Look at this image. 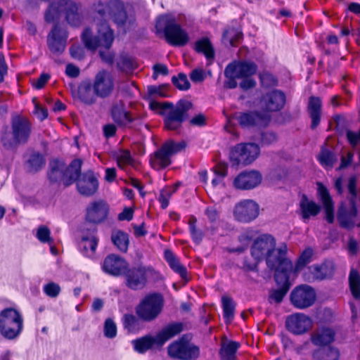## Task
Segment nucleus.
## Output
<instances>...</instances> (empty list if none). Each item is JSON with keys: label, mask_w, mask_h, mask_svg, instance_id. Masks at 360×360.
<instances>
[{"label": "nucleus", "mask_w": 360, "mask_h": 360, "mask_svg": "<svg viewBox=\"0 0 360 360\" xmlns=\"http://www.w3.org/2000/svg\"><path fill=\"white\" fill-rule=\"evenodd\" d=\"M82 160L75 159L66 167L63 162L53 160L49 162V178L51 181H57L68 186L77 181L79 193L85 196L94 195L98 186L97 179L91 172H88L79 177L81 172Z\"/></svg>", "instance_id": "1"}, {"label": "nucleus", "mask_w": 360, "mask_h": 360, "mask_svg": "<svg viewBox=\"0 0 360 360\" xmlns=\"http://www.w3.org/2000/svg\"><path fill=\"white\" fill-rule=\"evenodd\" d=\"M288 251L286 244L276 248V240L270 234H262L255 240L251 247V255L257 262L266 259L267 266L275 271V278L278 281L279 271L291 270L292 264L285 257Z\"/></svg>", "instance_id": "2"}, {"label": "nucleus", "mask_w": 360, "mask_h": 360, "mask_svg": "<svg viewBox=\"0 0 360 360\" xmlns=\"http://www.w3.org/2000/svg\"><path fill=\"white\" fill-rule=\"evenodd\" d=\"M98 36L91 37L90 30L86 29L82 33V41L85 46L91 49H100L99 53L102 59L107 63H112L113 56L108 52L105 53L103 49L108 50L113 41V32L105 21L97 23Z\"/></svg>", "instance_id": "3"}, {"label": "nucleus", "mask_w": 360, "mask_h": 360, "mask_svg": "<svg viewBox=\"0 0 360 360\" xmlns=\"http://www.w3.org/2000/svg\"><path fill=\"white\" fill-rule=\"evenodd\" d=\"M356 177L352 176L347 186L349 199L341 202L338 212V221L340 225L347 229L360 225L358 221L356 208V202L360 201V191L356 190Z\"/></svg>", "instance_id": "4"}, {"label": "nucleus", "mask_w": 360, "mask_h": 360, "mask_svg": "<svg viewBox=\"0 0 360 360\" xmlns=\"http://www.w3.org/2000/svg\"><path fill=\"white\" fill-rule=\"evenodd\" d=\"M191 103L186 101H180L174 107L169 103L151 101L150 108L159 114L165 115V125L169 130H175L180 127L186 117V112L191 108Z\"/></svg>", "instance_id": "5"}, {"label": "nucleus", "mask_w": 360, "mask_h": 360, "mask_svg": "<svg viewBox=\"0 0 360 360\" xmlns=\"http://www.w3.org/2000/svg\"><path fill=\"white\" fill-rule=\"evenodd\" d=\"M155 30L158 34H164L167 42L173 46H184L189 40L188 33L177 23L173 14L160 15L156 20Z\"/></svg>", "instance_id": "6"}, {"label": "nucleus", "mask_w": 360, "mask_h": 360, "mask_svg": "<svg viewBox=\"0 0 360 360\" xmlns=\"http://www.w3.org/2000/svg\"><path fill=\"white\" fill-rule=\"evenodd\" d=\"M49 2L46 11V22L59 18L61 13L65 14L68 22L72 26L80 23V15L77 5L70 0H46Z\"/></svg>", "instance_id": "7"}, {"label": "nucleus", "mask_w": 360, "mask_h": 360, "mask_svg": "<svg viewBox=\"0 0 360 360\" xmlns=\"http://www.w3.org/2000/svg\"><path fill=\"white\" fill-rule=\"evenodd\" d=\"M181 330L182 325L181 323L171 324L163 328L155 337L147 335L133 340L132 345L135 351L139 353H143L150 349L154 345H162Z\"/></svg>", "instance_id": "8"}, {"label": "nucleus", "mask_w": 360, "mask_h": 360, "mask_svg": "<svg viewBox=\"0 0 360 360\" xmlns=\"http://www.w3.org/2000/svg\"><path fill=\"white\" fill-rule=\"evenodd\" d=\"M23 321L20 314L13 308H7L0 313V332L8 339L16 338L21 332Z\"/></svg>", "instance_id": "9"}, {"label": "nucleus", "mask_w": 360, "mask_h": 360, "mask_svg": "<svg viewBox=\"0 0 360 360\" xmlns=\"http://www.w3.org/2000/svg\"><path fill=\"white\" fill-rule=\"evenodd\" d=\"M185 148L184 142L173 141L165 142L160 149L150 155V164L157 170L165 168L171 164V157Z\"/></svg>", "instance_id": "10"}, {"label": "nucleus", "mask_w": 360, "mask_h": 360, "mask_svg": "<svg viewBox=\"0 0 360 360\" xmlns=\"http://www.w3.org/2000/svg\"><path fill=\"white\" fill-rule=\"evenodd\" d=\"M162 307V297L159 294H150L139 304L136 309V314L143 320L150 321L160 314Z\"/></svg>", "instance_id": "11"}, {"label": "nucleus", "mask_w": 360, "mask_h": 360, "mask_svg": "<svg viewBox=\"0 0 360 360\" xmlns=\"http://www.w3.org/2000/svg\"><path fill=\"white\" fill-rule=\"evenodd\" d=\"M259 154V148L255 143H240L231 148L230 160L234 165H248L252 162Z\"/></svg>", "instance_id": "12"}, {"label": "nucleus", "mask_w": 360, "mask_h": 360, "mask_svg": "<svg viewBox=\"0 0 360 360\" xmlns=\"http://www.w3.org/2000/svg\"><path fill=\"white\" fill-rule=\"evenodd\" d=\"M316 295L313 288L308 285L297 286L290 293V302L298 309H304L312 306Z\"/></svg>", "instance_id": "13"}, {"label": "nucleus", "mask_w": 360, "mask_h": 360, "mask_svg": "<svg viewBox=\"0 0 360 360\" xmlns=\"http://www.w3.org/2000/svg\"><path fill=\"white\" fill-rule=\"evenodd\" d=\"M287 330L295 335H302L309 331L314 326L312 319L308 315L296 312L287 316L285 320Z\"/></svg>", "instance_id": "14"}, {"label": "nucleus", "mask_w": 360, "mask_h": 360, "mask_svg": "<svg viewBox=\"0 0 360 360\" xmlns=\"http://www.w3.org/2000/svg\"><path fill=\"white\" fill-rule=\"evenodd\" d=\"M168 354L173 358L191 360L199 356V349L182 338L169 346Z\"/></svg>", "instance_id": "15"}, {"label": "nucleus", "mask_w": 360, "mask_h": 360, "mask_svg": "<svg viewBox=\"0 0 360 360\" xmlns=\"http://www.w3.org/2000/svg\"><path fill=\"white\" fill-rule=\"evenodd\" d=\"M257 70V65L248 60H235L225 69L226 77H236L238 79L252 77Z\"/></svg>", "instance_id": "16"}, {"label": "nucleus", "mask_w": 360, "mask_h": 360, "mask_svg": "<svg viewBox=\"0 0 360 360\" xmlns=\"http://www.w3.org/2000/svg\"><path fill=\"white\" fill-rule=\"evenodd\" d=\"M103 7V4H98L96 8V11L101 17H104L108 13L118 25H124L127 22V17L122 2L115 0L105 5L104 8Z\"/></svg>", "instance_id": "17"}, {"label": "nucleus", "mask_w": 360, "mask_h": 360, "mask_svg": "<svg viewBox=\"0 0 360 360\" xmlns=\"http://www.w3.org/2000/svg\"><path fill=\"white\" fill-rule=\"evenodd\" d=\"M259 207L252 200H244L238 202L234 209L236 219L241 222H250L259 215Z\"/></svg>", "instance_id": "18"}, {"label": "nucleus", "mask_w": 360, "mask_h": 360, "mask_svg": "<svg viewBox=\"0 0 360 360\" xmlns=\"http://www.w3.org/2000/svg\"><path fill=\"white\" fill-rule=\"evenodd\" d=\"M262 181V176L258 171H245L234 178L233 186L238 190H250L258 186Z\"/></svg>", "instance_id": "19"}, {"label": "nucleus", "mask_w": 360, "mask_h": 360, "mask_svg": "<svg viewBox=\"0 0 360 360\" xmlns=\"http://www.w3.org/2000/svg\"><path fill=\"white\" fill-rule=\"evenodd\" d=\"M93 89L96 96L101 98L108 96L114 89L113 78L110 72L99 71L95 77Z\"/></svg>", "instance_id": "20"}, {"label": "nucleus", "mask_w": 360, "mask_h": 360, "mask_svg": "<svg viewBox=\"0 0 360 360\" xmlns=\"http://www.w3.org/2000/svg\"><path fill=\"white\" fill-rule=\"evenodd\" d=\"M151 269L145 266L133 268L126 271L127 285L133 290L143 288L147 282V278Z\"/></svg>", "instance_id": "21"}, {"label": "nucleus", "mask_w": 360, "mask_h": 360, "mask_svg": "<svg viewBox=\"0 0 360 360\" xmlns=\"http://www.w3.org/2000/svg\"><path fill=\"white\" fill-rule=\"evenodd\" d=\"M109 205L103 200L92 202L86 208V220L94 224L105 221L108 215Z\"/></svg>", "instance_id": "22"}, {"label": "nucleus", "mask_w": 360, "mask_h": 360, "mask_svg": "<svg viewBox=\"0 0 360 360\" xmlns=\"http://www.w3.org/2000/svg\"><path fill=\"white\" fill-rule=\"evenodd\" d=\"M235 118L243 128L255 125L266 126L270 120V116L268 113L265 112L264 115H259L256 112H239L235 115Z\"/></svg>", "instance_id": "23"}, {"label": "nucleus", "mask_w": 360, "mask_h": 360, "mask_svg": "<svg viewBox=\"0 0 360 360\" xmlns=\"http://www.w3.org/2000/svg\"><path fill=\"white\" fill-rule=\"evenodd\" d=\"M31 124L25 117L17 116L12 121V132L14 141L17 143H25L30 134Z\"/></svg>", "instance_id": "24"}, {"label": "nucleus", "mask_w": 360, "mask_h": 360, "mask_svg": "<svg viewBox=\"0 0 360 360\" xmlns=\"http://www.w3.org/2000/svg\"><path fill=\"white\" fill-rule=\"evenodd\" d=\"M335 269L332 261H326L320 265H312L307 269L308 272L304 274V279L308 281L323 280L330 277Z\"/></svg>", "instance_id": "25"}, {"label": "nucleus", "mask_w": 360, "mask_h": 360, "mask_svg": "<svg viewBox=\"0 0 360 360\" xmlns=\"http://www.w3.org/2000/svg\"><path fill=\"white\" fill-rule=\"evenodd\" d=\"M67 32L60 24L53 26L48 37L49 46L53 52H61L65 49Z\"/></svg>", "instance_id": "26"}, {"label": "nucleus", "mask_w": 360, "mask_h": 360, "mask_svg": "<svg viewBox=\"0 0 360 360\" xmlns=\"http://www.w3.org/2000/svg\"><path fill=\"white\" fill-rule=\"evenodd\" d=\"M317 195L325 210L326 220L332 224L334 221V205L328 188L321 182L316 183Z\"/></svg>", "instance_id": "27"}, {"label": "nucleus", "mask_w": 360, "mask_h": 360, "mask_svg": "<svg viewBox=\"0 0 360 360\" xmlns=\"http://www.w3.org/2000/svg\"><path fill=\"white\" fill-rule=\"evenodd\" d=\"M128 269L127 262L115 255L108 256L103 262V269L105 272L113 275L120 276L126 273Z\"/></svg>", "instance_id": "28"}, {"label": "nucleus", "mask_w": 360, "mask_h": 360, "mask_svg": "<svg viewBox=\"0 0 360 360\" xmlns=\"http://www.w3.org/2000/svg\"><path fill=\"white\" fill-rule=\"evenodd\" d=\"M262 102L268 111H278L284 106L285 96L282 91L274 90L266 94Z\"/></svg>", "instance_id": "29"}, {"label": "nucleus", "mask_w": 360, "mask_h": 360, "mask_svg": "<svg viewBox=\"0 0 360 360\" xmlns=\"http://www.w3.org/2000/svg\"><path fill=\"white\" fill-rule=\"evenodd\" d=\"M111 116L113 121L120 126H129L134 120L130 112L125 109L122 102L113 105L111 109Z\"/></svg>", "instance_id": "30"}, {"label": "nucleus", "mask_w": 360, "mask_h": 360, "mask_svg": "<svg viewBox=\"0 0 360 360\" xmlns=\"http://www.w3.org/2000/svg\"><path fill=\"white\" fill-rule=\"evenodd\" d=\"M321 207L312 200H309L305 195L302 196L300 202V211L304 222H307L311 217H316L320 212Z\"/></svg>", "instance_id": "31"}, {"label": "nucleus", "mask_w": 360, "mask_h": 360, "mask_svg": "<svg viewBox=\"0 0 360 360\" xmlns=\"http://www.w3.org/2000/svg\"><path fill=\"white\" fill-rule=\"evenodd\" d=\"M290 270H288L286 271H279L280 276L278 278V281H276L278 283H282V286L281 288L274 290L270 293L269 298L276 303H280L283 300L284 296L289 290L288 279L290 276ZM275 280L276 279L275 278Z\"/></svg>", "instance_id": "32"}, {"label": "nucleus", "mask_w": 360, "mask_h": 360, "mask_svg": "<svg viewBox=\"0 0 360 360\" xmlns=\"http://www.w3.org/2000/svg\"><path fill=\"white\" fill-rule=\"evenodd\" d=\"M164 256L169 267L174 272L179 274L182 279L188 281L187 270L185 266L181 264L176 255L171 250H165Z\"/></svg>", "instance_id": "33"}, {"label": "nucleus", "mask_w": 360, "mask_h": 360, "mask_svg": "<svg viewBox=\"0 0 360 360\" xmlns=\"http://www.w3.org/2000/svg\"><path fill=\"white\" fill-rule=\"evenodd\" d=\"M321 101L318 97H310L308 103V112L311 119V127L316 128L320 122Z\"/></svg>", "instance_id": "34"}, {"label": "nucleus", "mask_w": 360, "mask_h": 360, "mask_svg": "<svg viewBox=\"0 0 360 360\" xmlns=\"http://www.w3.org/2000/svg\"><path fill=\"white\" fill-rule=\"evenodd\" d=\"M334 331L330 328L318 330L311 336V342L316 346H323L330 343L334 340Z\"/></svg>", "instance_id": "35"}, {"label": "nucleus", "mask_w": 360, "mask_h": 360, "mask_svg": "<svg viewBox=\"0 0 360 360\" xmlns=\"http://www.w3.org/2000/svg\"><path fill=\"white\" fill-rule=\"evenodd\" d=\"M195 50L202 53L206 57L207 63L210 64L214 58V51L210 41L206 38H202L195 43Z\"/></svg>", "instance_id": "36"}, {"label": "nucleus", "mask_w": 360, "mask_h": 360, "mask_svg": "<svg viewBox=\"0 0 360 360\" xmlns=\"http://www.w3.org/2000/svg\"><path fill=\"white\" fill-rule=\"evenodd\" d=\"M98 244V238L95 233L92 232L89 236H83L80 243V248H83V252L86 256L94 255Z\"/></svg>", "instance_id": "37"}, {"label": "nucleus", "mask_w": 360, "mask_h": 360, "mask_svg": "<svg viewBox=\"0 0 360 360\" xmlns=\"http://www.w3.org/2000/svg\"><path fill=\"white\" fill-rule=\"evenodd\" d=\"M113 244L122 252H127L129 246L128 235L121 231H114L111 236Z\"/></svg>", "instance_id": "38"}, {"label": "nucleus", "mask_w": 360, "mask_h": 360, "mask_svg": "<svg viewBox=\"0 0 360 360\" xmlns=\"http://www.w3.org/2000/svg\"><path fill=\"white\" fill-rule=\"evenodd\" d=\"M224 319L226 323H230L234 316L235 304L233 300L227 296L221 297Z\"/></svg>", "instance_id": "39"}, {"label": "nucleus", "mask_w": 360, "mask_h": 360, "mask_svg": "<svg viewBox=\"0 0 360 360\" xmlns=\"http://www.w3.org/2000/svg\"><path fill=\"white\" fill-rule=\"evenodd\" d=\"M314 251L311 248H306L299 257L295 266L290 271H294L295 274L298 273L302 268L311 262Z\"/></svg>", "instance_id": "40"}, {"label": "nucleus", "mask_w": 360, "mask_h": 360, "mask_svg": "<svg viewBox=\"0 0 360 360\" xmlns=\"http://www.w3.org/2000/svg\"><path fill=\"white\" fill-rule=\"evenodd\" d=\"M240 345L236 342L224 343L221 346L220 354L224 360H234L235 354Z\"/></svg>", "instance_id": "41"}, {"label": "nucleus", "mask_w": 360, "mask_h": 360, "mask_svg": "<svg viewBox=\"0 0 360 360\" xmlns=\"http://www.w3.org/2000/svg\"><path fill=\"white\" fill-rule=\"evenodd\" d=\"M179 184H180L177 183L172 186H166L160 191L158 201L160 202L161 207L162 209H165L168 207L169 199L172 195L176 191Z\"/></svg>", "instance_id": "42"}, {"label": "nucleus", "mask_w": 360, "mask_h": 360, "mask_svg": "<svg viewBox=\"0 0 360 360\" xmlns=\"http://www.w3.org/2000/svg\"><path fill=\"white\" fill-rule=\"evenodd\" d=\"M351 292L354 298H360V276L357 271L352 269L349 277Z\"/></svg>", "instance_id": "43"}, {"label": "nucleus", "mask_w": 360, "mask_h": 360, "mask_svg": "<svg viewBox=\"0 0 360 360\" xmlns=\"http://www.w3.org/2000/svg\"><path fill=\"white\" fill-rule=\"evenodd\" d=\"M242 32L238 29L229 28L223 34V42L226 44L235 46L236 44L241 39Z\"/></svg>", "instance_id": "44"}, {"label": "nucleus", "mask_w": 360, "mask_h": 360, "mask_svg": "<svg viewBox=\"0 0 360 360\" xmlns=\"http://www.w3.org/2000/svg\"><path fill=\"white\" fill-rule=\"evenodd\" d=\"M318 160L323 167L328 169L332 167L335 157L330 151L323 148L318 155Z\"/></svg>", "instance_id": "45"}, {"label": "nucleus", "mask_w": 360, "mask_h": 360, "mask_svg": "<svg viewBox=\"0 0 360 360\" xmlns=\"http://www.w3.org/2000/svg\"><path fill=\"white\" fill-rule=\"evenodd\" d=\"M215 176L212 180L213 187H224V178L227 175V168L225 166H218L214 170Z\"/></svg>", "instance_id": "46"}, {"label": "nucleus", "mask_w": 360, "mask_h": 360, "mask_svg": "<svg viewBox=\"0 0 360 360\" xmlns=\"http://www.w3.org/2000/svg\"><path fill=\"white\" fill-rule=\"evenodd\" d=\"M43 163V157L39 153L30 155L27 161V169L30 172H34L41 169Z\"/></svg>", "instance_id": "47"}, {"label": "nucleus", "mask_w": 360, "mask_h": 360, "mask_svg": "<svg viewBox=\"0 0 360 360\" xmlns=\"http://www.w3.org/2000/svg\"><path fill=\"white\" fill-rule=\"evenodd\" d=\"M49 235L50 232L46 229V244L49 247L51 253L53 256H58L62 250V245L59 240L56 241L52 238H51Z\"/></svg>", "instance_id": "48"}, {"label": "nucleus", "mask_w": 360, "mask_h": 360, "mask_svg": "<svg viewBox=\"0 0 360 360\" xmlns=\"http://www.w3.org/2000/svg\"><path fill=\"white\" fill-rule=\"evenodd\" d=\"M117 162L118 166L121 168L131 165L132 163V158L129 151L120 150L117 155Z\"/></svg>", "instance_id": "49"}, {"label": "nucleus", "mask_w": 360, "mask_h": 360, "mask_svg": "<svg viewBox=\"0 0 360 360\" xmlns=\"http://www.w3.org/2000/svg\"><path fill=\"white\" fill-rule=\"evenodd\" d=\"M32 103L34 104L33 115L39 120L43 121L45 119V108L41 105L37 97L32 98Z\"/></svg>", "instance_id": "50"}, {"label": "nucleus", "mask_w": 360, "mask_h": 360, "mask_svg": "<svg viewBox=\"0 0 360 360\" xmlns=\"http://www.w3.org/2000/svg\"><path fill=\"white\" fill-rule=\"evenodd\" d=\"M173 84L181 90H186L189 88L190 84L185 75L179 74L178 77H173Z\"/></svg>", "instance_id": "51"}, {"label": "nucleus", "mask_w": 360, "mask_h": 360, "mask_svg": "<svg viewBox=\"0 0 360 360\" xmlns=\"http://www.w3.org/2000/svg\"><path fill=\"white\" fill-rule=\"evenodd\" d=\"M104 334L108 338H113L117 334L116 325L110 319H107L105 322Z\"/></svg>", "instance_id": "52"}, {"label": "nucleus", "mask_w": 360, "mask_h": 360, "mask_svg": "<svg viewBox=\"0 0 360 360\" xmlns=\"http://www.w3.org/2000/svg\"><path fill=\"white\" fill-rule=\"evenodd\" d=\"M136 319L131 314H125L123 317V324L129 332H134L136 326Z\"/></svg>", "instance_id": "53"}, {"label": "nucleus", "mask_w": 360, "mask_h": 360, "mask_svg": "<svg viewBox=\"0 0 360 360\" xmlns=\"http://www.w3.org/2000/svg\"><path fill=\"white\" fill-rule=\"evenodd\" d=\"M60 292V288L57 283L53 282L46 283V295L56 297L58 295Z\"/></svg>", "instance_id": "54"}, {"label": "nucleus", "mask_w": 360, "mask_h": 360, "mask_svg": "<svg viewBox=\"0 0 360 360\" xmlns=\"http://www.w3.org/2000/svg\"><path fill=\"white\" fill-rule=\"evenodd\" d=\"M259 78L263 86L275 85L276 84L274 77L269 73L260 74Z\"/></svg>", "instance_id": "55"}, {"label": "nucleus", "mask_w": 360, "mask_h": 360, "mask_svg": "<svg viewBox=\"0 0 360 360\" xmlns=\"http://www.w3.org/2000/svg\"><path fill=\"white\" fill-rule=\"evenodd\" d=\"M134 216V209L132 207H125L122 212L118 214L120 221H130Z\"/></svg>", "instance_id": "56"}, {"label": "nucleus", "mask_w": 360, "mask_h": 360, "mask_svg": "<svg viewBox=\"0 0 360 360\" xmlns=\"http://www.w3.org/2000/svg\"><path fill=\"white\" fill-rule=\"evenodd\" d=\"M243 80L240 83V86L243 90H248L253 88L256 85V81L251 77L242 78Z\"/></svg>", "instance_id": "57"}, {"label": "nucleus", "mask_w": 360, "mask_h": 360, "mask_svg": "<svg viewBox=\"0 0 360 360\" xmlns=\"http://www.w3.org/2000/svg\"><path fill=\"white\" fill-rule=\"evenodd\" d=\"M153 78L156 79L159 75H166L168 74V69L166 65L157 64L153 66Z\"/></svg>", "instance_id": "58"}, {"label": "nucleus", "mask_w": 360, "mask_h": 360, "mask_svg": "<svg viewBox=\"0 0 360 360\" xmlns=\"http://www.w3.org/2000/svg\"><path fill=\"white\" fill-rule=\"evenodd\" d=\"M276 141V136L273 132H265L262 134V143L270 144Z\"/></svg>", "instance_id": "59"}, {"label": "nucleus", "mask_w": 360, "mask_h": 360, "mask_svg": "<svg viewBox=\"0 0 360 360\" xmlns=\"http://www.w3.org/2000/svg\"><path fill=\"white\" fill-rule=\"evenodd\" d=\"M119 67L123 70H131L134 69L133 62L129 58H122L121 61L118 62Z\"/></svg>", "instance_id": "60"}, {"label": "nucleus", "mask_w": 360, "mask_h": 360, "mask_svg": "<svg viewBox=\"0 0 360 360\" xmlns=\"http://www.w3.org/2000/svg\"><path fill=\"white\" fill-rule=\"evenodd\" d=\"M190 77L193 82H201L204 79V72L202 70H194L191 72Z\"/></svg>", "instance_id": "61"}, {"label": "nucleus", "mask_w": 360, "mask_h": 360, "mask_svg": "<svg viewBox=\"0 0 360 360\" xmlns=\"http://www.w3.org/2000/svg\"><path fill=\"white\" fill-rule=\"evenodd\" d=\"M71 56L76 59H81L84 53L82 48L78 46H72L70 49Z\"/></svg>", "instance_id": "62"}, {"label": "nucleus", "mask_w": 360, "mask_h": 360, "mask_svg": "<svg viewBox=\"0 0 360 360\" xmlns=\"http://www.w3.org/2000/svg\"><path fill=\"white\" fill-rule=\"evenodd\" d=\"M190 232H191L192 238L195 243H198L201 241V240L202 238V234L201 231H198L195 229V226H194V225L191 226Z\"/></svg>", "instance_id": "63"}, {"label": "nucleus", "mask_w": 360, "mask_h": 360, "mask_svg": "<svg viewBox=\"0 0 360 360\" xmlns=\"http://www.w3.org/2000/svg\"><path fill=\"white\" fill-rule=\"evenodd\" d=\"M65 72H66L67 75H68L71 77H76L79 74V70L75 65L69 64L66 66Z\"/></svg>", "instance_id": "64"}]
</instances>
